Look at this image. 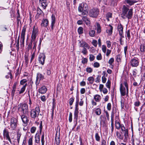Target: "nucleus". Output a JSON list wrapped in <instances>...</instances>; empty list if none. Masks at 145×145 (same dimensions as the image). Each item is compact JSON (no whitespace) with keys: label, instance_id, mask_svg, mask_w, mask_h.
Wrapping results in <instances>:
<instances>
[{"label":"nucleus","instance_id":"f257e3e1","mask_svg":"<svg viewBox=\"0 0 145 145\" xmlns=\"http://www.w3.org/2000/svg\"><path fill=\"white\" fill-rule=\"evenodd\" d=\"M121 17L124 19L127 18L128 19H131L133 16V9L129 8L125 5H124L122 9Z\"/></svg>","mask_w":145,"mask_h":145},{"label":"nucleus","instance_id":"f03ea898","mask_svg":"<svg viewBox=\"0 0 145 145\" xmlns=\"http://www.w3.org/2000/svg\"><path fill=\"white\" fill-rule=\"evenodd\" d=\"M40 112V108L39 106H37L35 109H32L31 111V117L33 119L37 118L39 115Z\"/></svg>","mask_w":145,"mask_h":145},{"label":"nucleus","instance_id":"7ed1b4c3","mask_svg":"<svg viewBox=\"0 0 145 145\" xmlns=\"http://www.w3.org/2000/svg\"><path fill=\"white\" fill-rule=\"evenodd\" d=\"M21 106L22 110L21 111L22 112L23 114H27L28 113V105L25 104H24L22 105L21 104H19L18 106V110H19Z\"/></svg>","mask_w":145,"mask_h":145},{"label":"nucleus","instance_id":"20e7f679","mask_svg":"<svg viewBox=\"0 0 145 145\" xmlns=\"http://www.w3.org/2000/svg\"><path fill=\"white\" fill-rule=\"evenodd\" d=\"M99 10L98 8H93L90 10L89 15L91 17L95 18L97 17L99 14Z\"/></svg>","mask_w":145,"mask_h":145},{"label":"nucleus","instance_id":"39448f33","mask_svg":"<svg viewBox=\"0 0 145 145\" xmlns=\"http://www.w3.org/2000/svg\"><path fill=\"white\" fill-rule=\"evenodd\" d=\"M79 103V99L76 98V103L75 109L74 114V119L76 122V124L77 123V121L78 118V108Z\"/></svg>","mask_w":145,"mask_h":145},{"label":"nucleus","instance_id":"423d86ee","mask_svg":"<svg viewBox=\"0 0 145 145\" xmlns=\"http://www.w3.org/2000/svg\"><path fill=\"white\" fill-rule=\"evenodd\" d=\"M38 30L37 27L34 26L32 31V34L31 35V41H34L35 40L37 35L38 34Z\"/></svg>","mask_w":145,"mask_h":145},{"label":"nucleus","instance_id":"0eeeda50","mask_svg":"<svg viewBox=\"0 0 145 145\" xmlns=\"http://www.w3.org/2000/svg\"><path fill=\"white\" fill-rule=\"evenodd\" d=\"M17 120L14 118H12L10 120V127L13 130H15L17 127Z\"/></svg>","mask_w":145,"mask_h":145},{"label":"nucleus","instance_id":"6e6552de","mask_svg":"<svg viewBox=\"0 0 145 145\" xmlns=\"http://www.w3.org/2000/svg\"><path fill=\"white\" fill-rule=\"evenodd\" d=\"M45 58L46 56L44 53H40L38 58L39 63L42 65H43L44 63Z\"/></svg>","mask_w":145,"mask_h":145},{"label":"nucleus","instance_id":"1a4fd4ad","mask_svg":"<svg viewBox=\"0 0 145 145\" xmlns=\"http://www.w3.org/2000/svg\"><path fill=\"white\" fill-rule=\"evenodd\" d=\"M44 79V76L40 73H38L37 74L36 80L35 82V84L36 86L38 85L40 80H42Z\"/></svg>","mask_w":145,"mask_h":145},{"label":"nucleus","instance_id":"9d476101","mask_svg":"<svg viewBox=\"0 0 145 145\" xmlns=\"http://www.w3.org/2000/svg\"><path fill=\"white\" fill-rule=\"evenodd\" d=\"M130 63L132 67H137L139 64L138 59L137 58H134L131 60Z\"/></svg>","mask_w":145,"mask_h":145},{"label":"nucleus","instance_id":"9b49d317","mask_svg":"<svg viewBox=\"0 0 145 145\" xmlns=\"http://www.w3.org/2000/svg\"><path fill=\"white\" fill-rule=\"evenodd\" d=\"M4 137H6V139L8 140L10 143H11V141L9 135V132L6 129H5L3 132Z\"/></svg>","mask_w":145,"mask_h":145},{"label":"nucleus","instance_id":"f8f14e48","mask_svg":"<svg viewBox=\"0 0 145 145\" xmlns=\"http://www.w3.org/2000/svg\"><path fill=\"white\" fill-rule=\"evenodd\" d=\"M78 8L82 9L83 10H86L88 11L89 8L88 5L84 3H82L80 4V5L78 7Z\"/></svg>","mask_w":145,"mask_h":145},{"label":"nucleus","instance_id":"ddd939ff","mask_svg":"<svg viewBox=\"0 0 145 145\" xmlns=\"http://www.w3.org/2000/svg\"><path fill=\"white\" fill-rule=\"evenodd\" d=\"M120 91L122 96H124L125 95L126 93L125 89L122 84H120Z\"/></svg>","mask_w":145,"mask_h":145},{"label":"nucleus","instance_id":"4468645a","mask_svg":"<svg viewBox=\"0 0 145 145\" xmlns=\"http://www.w3.org/2000/svg\"><path fill=\"white\" fill-rule=\"evenodd\" d=\"M78 12L80 13V14H79V16H82V15H87L88 13V11L83 10L82 9H81L78 8Z\"/></svg>","mask_w":145,"mask_h":145},{"label":"nucleus","instance_id":"2eb2a0df","mask_svg":"<svg viewBox=\"0 0 145 145\" xmlns=\"http://www.w3.org/2000/svg\"><path fill=\"white\" fill-rule=\"evenodd\" d=\"M48 0H39V3L41 4L42 7L45 9L47 5V2Z\"/></svg>","mask_w":145,"mask_h":145},{"label":"nucleus","instance_id":"dca6fc26","mask_svg":"<svg viewBox=\"0 0 145 145\" xmlns=\"http://www.w3.org/2000/svg\"><path fill=\"white\" fill-rule=\"evenodd\" d=\"M80 47L84 48H87L88 49H89V46L88 44L86 42L84 41H80Z\"/></svg>","mask_w":145,"mask_h":145},{"label":"nucleus","instance_id":"f3484780","mask_svg":"<svg viewBox=\"0 0 145 145\" xmlns=\"http://www.w3.org/2000/svg\"><path fill=\"white\" fill-rule=\"evenodd\" d=\"M47 90L45 86H43L39 89L38 91L39 93L44 94L46 93Z\"/></svg>","mask_w":145,"mask_h":145},{"label":"nucleus","instance_id":"a211bd4d","mask_svg":"<svg viewBox=\"0 0 145 145\" xmlns=\"http://www.w3.org/2000/svg\"><path fill=\"white\" fill-rule=\"evenodd\" d=\"M25 114H23L21 116V119L23 122L25 124H26L28 121V119Z\"/></svg>","mask_w":145,"mask_h":145},{"label":"nucleus","instance_id":"6ab92c4d","mask_svg":"<svg viewBox=\"0 0 145 145\" xmlns=\"http://www.w3.org/2000/svg\"><path fill=\"white\" fill-rule=\"evenodd\" d=\"M113 27L111 25L109 24L107 29L106 30V32L108 33L109 35H111L112 33Z\"/></svg>","mask_w":145,"mask_h":145},{"label":"nucleus","instance_id":"aec40b11","mask_svg":"<svg viewBox=\"0 0 145 145\" xmlns=\"http://www.w3.org/2000/svg\"><path fill=\"white\" fill-rule=\"evenodd\" d=\"M124 141L125 142H127L129 137L128 130L127 129H126V130L125 131V132H124Z\"/></svg>","mask_w":145,"mask_h":145},{"label":"nucleus","instance_id":"412c9836","mask_svg":"<svg viewBox=\"0 0 145 145\" xmlns=\"http://www.w3.org/2000/svg\"><path fill=\"white\" fill-rule=\"evenodd\" d=\"M137 2L135 0H125V2L130 5H133L135 3Z\"/></svg>","mask_w":145,"mask_h":145},{"label":"nucleus","instance_id":"4be33fe9","mask_svg":"<svg viewBox=\"0 0 145 145\" xmlns=\"http://www.w3.org/2000/svg\"><path fill=\"white\" fill-rule=\"evenodd\" d=\"M52 21L51 24V28L52 29H53V27L54 24L55 23V17L54 14H52L51 16Z\"/></svg>","mask_w":145,"mask_h":145},{"label":"nucleus","instance_id":"5701e85b","mask_svg":"<svg viewBox=\"0 0 145 145\" xmlns=\"http://www.w3.org/2000/svg\"><path fill=\"white\" fill-rule=\"evenodd\" d=\"M48 23V21L47 19H43L42 20L41 25L42 26L46 27L47 26Z\"/></svg>","mask_w":145,"mask_h":145},{"label":"nucleus","instance_id":"b1692460","mask_svg":"<svg viewBox=\"0 0 145 145\" xmlns=\"http://www.w3.org/2000/svg\"><path fill=\"white\" fill-rule=\"evenodd\" d=\"M82 19L83 21L86 23V24L89 25L90 24V21L86 16H82Z\"/></svg>","mask_w":145,"mask_h":145},{"label":"nucleus","instance_id":"393cba45","mask_svg":"<svg viewBox=\"0 0 145 145\" xmlns=\"http://www.w3.org/2000/svg\"><path fill=\"white\" fill-rule=\"evenodd\" d=\"M26 29V27L25 26H24L22 31L21 36V38H25Z\"/></svg>","mask_w":145,"mask_h":145},{"label":"nucleus","instance_id":"a878e982","mask_svg":"<svg viewBox=\"0 0 145 145\" xmlns=\"http://www.w3.org/2000/svg\"><path fill=\"white\" fill-rule=\"evenodd\" d=\"M118 29L119 32V33H123V27L121 24H120V25H118Z\"/></svg>","mask_w":145,"mask_h":145},{"label":"nucleus","instance_id":"bb28decb","mask_svg":"<svg viewBox=\"0 0 145 145\" xmlns=\"http://www.w3.org/2000/svg\"><path fill=\"white\" fill-rule=\"evenodd\" d=\"M55 140L56 142V144L57 145H59L60 144V140L59 138V136H57V134L55 137Z\"/></svg>","mask_w":145,"mask_h":145},{"label":"nucleus","instance_id":"cd10ccee","mask_svg":"<svg viewBox=\"0 0 145 145\" xmlns=\"http://www.w3.org/2000/svg\"><path fill=\"white\" fill-rule=\"evenodd\" d=\"M94 99L96 101L99 102L101 99V96L98 94L94 96Z\"/></svg>","mask_w":145,"mask_h":145},{"label":"nucleus","instance_id":"c85d7f7f","mask_svg":"<svg viewBox=\"0 0 145 145\" xmlns=\"http://www.w3.org/2000/svg\"><path fill=\"white\" fill-rule=\"evenodd\" d=\"M106 17L108 21H109V18H111L112 17V14L110 12L108 13L106 15Z\"/></svg>","mask_w":145,"mask_h":145},{"label":"nucleus","instance_id":"c756f323","mask_svg":"<svg viewBox=\"0 0 145 145\" xmlns=\"http://www.w3.org/2000/svg\"><path fill=\"white\" fill-rule=\"evenodd\" d=\"M40 138L39 135H38L37 133L35 136V141L37 143H38L40 142Z\"/></svg>","mask_w":145,"mask_h":145},{"label":"nucleus","instance_id":"7c9ffc66","mask_svg":"<svg viewBox=\"0 0 145 145\" xmlns=\"http://www.w3.org/2000/svg\"><path fill=\"white\" fill-rule=\"evenodd\" d=\"M27 84H25L21 88L20 91L19 92V94H20L23 93L25 89V88L27 86Z\"/></svg>","mask_w":145,"mask_h":145},{"label":"nucleus","instance_id":"2f4dec72","mask_svg":"<svg viewBox=\"0 0 145 145\" xmlns=\"http://www.w3.org/2000/svg\"><path fill=\"white\" fill-rule=\"evenodd\" d=\"M88 80L89 82V83L92 84L94 81V78L93 77L91 76L89 77L88 78Z\"/></svg>","mask_w":145,"mask_h":145},{"label":"nucleus","instance_id":"473e14b6","mask_svg":"<svg viewBox=\"0 0 145 145\" xmlns=\"http://www.w3.org/2000/svg\"><path fill=\"white\" fill-rule=\"evenodd\" d=\"M37 14L40 15H44V13L43 11L39 8H38L37 10Z\"/></svg>","mask_w":145,"mask_h":145},{"label":"nucleus","instance_id":"72a5a7b5","mask_svg":"<svg viewBox=\"0 0 145 145\" xmlns=\"http://www.w3.org/2000/svg\"><path fill=\"white\" fill-rule=\"evenodd\" d=\"M95 110L96 114L98 115H100L101 113V111L100 108H98L95 109Z\"/></svg>","mask_w":145,"mask_h":145},{"label":"nucleus","instance_id":"f704fd0d","mask_svg":"<svg viewBox=\"0 0 145 145\" xmlns=\"http://www.w3.org/2000/svg\"><path fill=\"white\" fill-rule=\"evenodd\" d=\"M83 29L81 27H79L78 29V31L79 34H82L83 33Z\"/></svg>","mask_w":145,"mask_h":145},{"label":"nucleus","instance_id":"c9c22d12","mask_svg":"<svg viewBox=\"0 0 145 145\" xmlns=\"http://www.w3.org/2000/svg\"><path fill=\"white\" fill-rule=\"evenodd\" d=\"M119 0H112L111 2V5L113 6L117 5V3Z\"/></svg>","mask_w":145,"mask_h":145},{"label":"nucleus","instance_id":"e433bc0d","mask_svg":"<svg viewBox=\"0 0 145 145\" xmlns=\"http://www.w3.org/2000/svg\"><path fill=\"white\" fill-rule=\"evenodd\" d=\"M116 135L117 136V138H118L120 139H122L123 137L119 133L118 131H116Z\"/></svg>","mask_w":145,"mask_h":145},{"label":"nucleus","instance_id":"4c0bfd02","mask_svg":"<svg viewBox=\"0 0 145 145\" xmlns=\"http://www.w3.org/2000/svg\"><path fill=\"white\" fill-rule=\"evenodd\" d=\"M115 126L116 128L117 129H119L121 127L120 123L118 121H115Z\"/></svg>","mask_w":145,"mask_h":145},{"label":"nucleus","instance_id":"58836bf2","mask_svg":"<svg viewBox=\"0 0 145 145\" xmlns=\"http://www.w3.org/2000/svg\"><path fill=\"white\" fill-rule=\"evenodd\" d=\"M86 48H83L81 52H82L84 55L87 54L88 53V51Z\"/></svg>","mask_w":145,"mask_h":145},{"label":"nucleus","instance_id":"ea45409f","mask_svg":"<svg viewBox=\"0 0 145 145\" xmlns=\"http://www.w3.org/2000/svg\"><path fill=\"white\" fill-rule=\"evenodd\" d=\"M111 85V81H110L108 80L106 84V86L107 88L110 89V88Z\"/></svg>","mask_w":145,"mask_h":145},{"label":"nucleus","instance_id":"a19ab883","mask_svg":"<svg viewBox=\"0 0 145 145\" xmlns=\"http://www.w3.org/2000/svg\"><path fill=\"white\" fill-rule=\"evenodd\" d=\"M97 32L98 33H100L101 32V27L100 26V24L97 23Z\"/></svg>","mask_w":145,"mask_h":145},{"label":"nucleus","instance_id":"79ce46f5","mask_svg":"<svg viewBox=\"0 0 145 145\" xmlns=\"http://www.w3.org/2000/svg\"><path fill=\"white\" fill-rule=\"evenodd\" d=\"M19 39H20V36H19L18 38V39L17 40V42L16 44V50L17 51H18L19 50Z\"/></svg>","mask_w":145,"mask_h":145},{"label":"nucleus","instance_id":"37998d69","mask_svg":"<svg viewBox=\"0 0 145 145\" xmlns=\"http://www.w3.org/2000/svg\"><path fill=\"white\" fill-rule=\"evenodd\" d=\"M145 45L142 44L140 46V50L141 52H144L145 51Z\"/></svg>","mask_w":145,"mask_h":145},{"label":"nucleus","instance_id":"c03bdc74","mask_svg":"<svg viewBox=\"0 0 145 145\" xmlns=\"http://www.w3.org/2000/svg\"><path fill=\"white\" fill-rule=\"evenodd\" d=\"M95 31L93 30H91L89 32V35L91 37H93L95 36Z\"/></svg>","mask_w":145,"mask_h":145},{"label":"nucleus","instance_id":"a18cd8bd","mask_svg":"<svg viewBox=\"0 0 145 145\" xmlns=\"http://www.w3.org/2000/svg\"><path fill=\"white\" fill-rule=\"evenodd\" d=\"M123 84L125 85V88L127 89V94L128 93V86L127 83V82H124L123 83Z\"/></svg>","mask_w":145,"mask_h":145},{"label":"nucleus","instance_id":"49530a36","mask_svg":"<svg viewBox=\"0 0 145 145\" xmlns=\"http://www.w3.org/2000/svg\"><path fill=\"white\" fill-rule=\"evenodd\" d=\"M1 30L2 31H5L8 30L5 25L2 26L1 27Z\"/></svg>","mask_w":145,"mask_h":145},{"label":"nucleus","instance_id":"de8ad7c7","mask_svg":"<svg viewBox=\"0 0 145 145\" xmlns=\"http://www.w3.org/2000/svg\"><path fill=\"white\" fill-rule=\"evenodd\" d=\"M95 138L96 140L97 141H99L100 140V138L98 133L95 134Z\"/></svg>","mask_w":145,"mask_h":145},{"label":"nucleus","instance_id":"09e8293b","mask_svg":"<svg viewBox=\"0 0 145 145\" xmlns=\"http://www.w3.org/2000/svg\"><path fill=\"white\" fill-rule=\"evenodd\" d=\"M126 34L127 35V36L129 39V40L131 38V36L130 35V30H128L126 32Z\"/></svg>","mask_w":145,"mask_h":145},{"label":"nucleus","instance_id":"8fccbe9b","mask_svg":"<svg viewBox=\"0 0 145 145\" xmlns=\"http://www.w3.org/2000/svg\"><path fill=\"white\" fill-rule=\"evenodd\" d=\"M39 127V129H40L39 134L40 135L41 133V132H42V121H40Z\"/></svg>","mask_w":145,"mask_h":145},{"label":"nucleus","instance_id":"3c124183","mask_svg":"<svg viewBox=\"0 0 145 145\" xmlns=\"http://www.w3.org/2000/svg\"><path fill=\"white\" fill-rule=\"evenodd\" d=\"M140 104V101L138 100L137 101L135 102L134 104V106L136 107L139 106Z\"/></svg>","mask_w":145,"mask_h":145},{"label":"nucleus","instance_id":"603ef678","mask_svg":"<svg viewBox=\"0 0 145 145\" xmlns=\"http://www.w3.org/2000/svg\"><path fill=\"white\" fill-rule=\"evenodd\" d=\"M106 46L105 45L102 46V49L103 52L105 54L106 51Z\"/></svg>","mask_w":145,"mask_h":145},{"label":"nucleus","instance_id":"864d4df0","mask_svg":"<svg viewBox=\"0 0 145 145\" xmlns=\"http://www.w3.org/2000/svg\"><path fill=\"white\" fill-rule=\"evenodd\" d=\"M86 71L87 72L90 73L92 72L93 70L91 67H89L86 68Z\"/></svg>","mask_w":145,"mask_h":145},{"label":"nucleus","instance_id":"5fc2aeb1","mask_svg":"<svg viewBox=\"0 0 145 145\" xmlns=\"http://www.w3.org/2000/svg\"><path fill=\"white\" fill-rule=\"evenodd\" d=\"M137 70L136 69H134L132 71L133 75L134 77H136L137 74Z\"/></svg>","mask_w":145,"mask_h":145},{"label":"nucleus","instance_id":"6e6d98bb","mask_svg":"<svg viewBox=\"0 0 145 145\" xmlns=\"http://www.w3.org/2000/svg\"><path fill=\"white\" fill-rule=\"evenodd\" d=\"M27 81V80L26 79H23L21 80L20 81V84L23 85L25 84Z\"/></svg>","mask_w":145,"mask_h":145},{"label":"nucleus","instance_id":"4d7b16f0","mask_svg":"<svg viewBox=\"0 0 145 145\" xmlns=\"http://www.w3.org/2000/svg\"><path fill=\"white\" fill-rule=\"evenodd\" d=\"M74 100V99L73 98H71L69 100V104L70 106L72 105L73 103V102Z\"/></svg>","mask_w":145,"mask_h":145},{"label":"nucleus","instance_id":"13d9d810","mask_svg":"<svg viewBox=\"0 0 145 145\" xmlns=\"http://www.w3.org/2000/svg\"><path fill=\"white\" fill-rule=\"evenodd\" d=\"M33 144V138L30 137L28 140V145H32Z\"/></svg>","mask_w":145,"mask_h":145},{"label":"nucleus","instance_id":"bf43d9fd","mask_svg":"<svg viewBox=\"0 0 145 145\" xmlns=\"http://www.w3.org/2000/svg\"><path fill=\"white\" fill-rule=\"evenodd\" d=\"M95 58V57L92 54H90L89 55V60L91 61H93Z\"/></svg>","mask_w":145,"mask_h":145},{"label":"nucleus","instance_id":"052dcab7","mask_svg":"<svg viewBox=\"0 0 145 145\" xmlns=\"http://www.w3.org/2000/svg\"><path fill=\"white\" fill-rule=\"evenodd\" d=\"M116 59L118 62H120L121 61V55L120 54L117 55L116 56Z\"/></svg>","mask_w":145,"mask_h":145},{"label":"nucleus","instance_id":"680f3d73","mask_svg":"<svg viewBox=\"0 0 145 145\" xmlns=\"http://www.w3.org/2000/svg\"><path fill=\"white\" fill-rule=\"evenodd\" d=\"M93 66L95 67H98L100 66V64L99 63L97 62H95L93 64Z\"/></svg>","mask_w":145,"mask_h":145},{"label":"nucleus","instance_id":"e2e57ef3","mask_svg":"<svg viewBox=\"0 0 145 145\" xmlns=\"http://www.w3.org/2000/svg\"><path fill=\"white\" fill-rule=\"evenodd\" d=\"M72 113L70 112L69 116V121L70 122H71L72 121Z\"/></svg>","mask_w":145,"mask_h":145},{"label":"nucleus","instance_id":"0e129e2a","mask_svg":"<svg viewBox=\"0 0 145 145\" xmlns=\"http://www.w3.org/2000/svg\"><path fill=\"white\" fill-rule=\"evenodd\" d=\"M36 130V128L35 127H32L31 129V133H34Z\"/></svg>","mask_w":145,"mask_h":145},{"label":"nucleus","instance_id":"69168bd1","mask_svg":"<svg viewBox=\"0 0 145 145\" xmlns=\"http://www.w3.org/2000/svg\"><path fill=\"white\" fill-rule=\"evenodd\" d=\"M97 59L98 60H101L102 59V56L101 54L99 53L96 57Z\"/></svg>","mask_w":145,"mask_h":145},{"label":"nucleus","instance_id":"338daca9","mask_svg":"<svg viewBox=\"0 0 145 145\" xmlns=\"http://www.w3.org/2000/svg\"><path fill=\"white\" fill-rule=\"evenodd\" d=\"M88 59L86 58H83L82 60V62L83 64H85L87 62Z\"/></svg>","mask_w":145,"mask_h":145},{"label":"nucleus","instance_id":"774afa93","mask_svg":"<svg viewBox=\"0 0 145 145\" xmlns=\"http://www.w3.org/2000/svg\"><path fill=\"white\" fill-rule=\"evenodd\" d=\"M92 44L95 47L97 46V41L96 40H93L92 42Z\"/></svg>","mask_w":145,"mask_h":145}]
</instances>
